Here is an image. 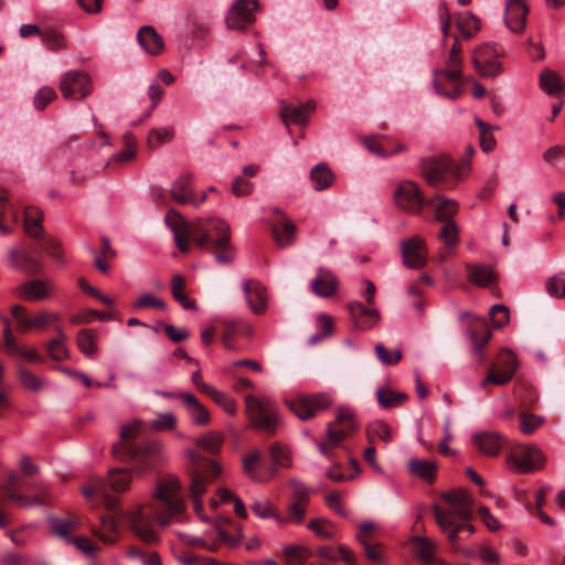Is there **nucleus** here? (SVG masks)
I'll list each match as a JSON object with an SVG mask.
<instances>
[{
  "instance_id": "f257e3e1",
  "label": "nucleus",
  "mask_w": 565,
  "mask_h": 565,
  "mask_svg": "<svg viewBox=\"0 0 565 565\" xmlns=\"http://www.w3.org/2000/svg\"><path fill=\"white\" fill-rule=\"evenodd\" d=\"M84 497L96 498L99 505H103L115 516H103L102 524L105 530L115 531L117 520L121 519L132 532L146 543L158 541V534L152 527L156 520L161 526H168L183 520L185 503L181 495V483L175 476H169L157 482L153 492L152 504H137L129 510H120L118 500L107 491L106 481L102 478H94L88 486L82 488Z\"/></svg>"
},
{
  "instance_id": "f03ea898",
  "label": "nucleus",
  "mask_w": 565,
  "mask_h": 565,
  "mask_svg": "<svg viewBox=\"0 0 565 565\" xmlns=\"http://www.w3.org/2000/svg\"><path fill=\"white\" fill-rule=\"evenodd\" d=\"M167 225L173 233L174 242L182 253L189 252L188 239L191 238L199 247L213 245L226 248L230 243V225L213 217H199L191 225L175 211H168Z\"/></svg>"
},
{
  "instance_id": "7ed1b4c3",
  "label": "nucleus",
  "mask_w": 565,
  "mask_h": 565,
  "mask_svg": "<svg viewBox=\"0 0 565 565\" xmlns=\"http://www.w3.org/2000/svg\"><path fill=\"white\" fill-rule=\"evenodd\" d=\"M141 428L138 419L121 427L120 440L113 447L114 455L132 463V470L138 477L153 471L166 460L162 445L158 440H147L143 444L135 441Z\"/></svg>"
},
{
  "instance_id": "20e7f679",
  "label": "nucleus",
  "mask_w": 565,
  "mask_h": 565,
  "mask_svg": "<svg viewBox=\"0 0 565 565\" xmlns=\"http://www.w3.org/2000/svg\"><path fill=\"white\" fill-rule=\"evenodd\" d=\"M441 498L451 508L444 510L438 504L431 505L439 529L451 543L468 539L475 532V526L470 523L473 503L471 495L465 490H456L444 492Z\"/></svg>"
},
{
  "instance_id": "39448f33",
  "label": "nucleus",
  "mask_w": 565,
  "mask_h": 565,
  "mask_svg": "<svg viewBox=\"0 0 565 565\" xmlns=\"http://www.w3.org/2000/svg\"><path fill=\"white\" fill-rule=\"evenodd\" d=\"M269 455L273 460V466L265 472L258 469L262 461L259 451L254 450L244 457L243 470L253 481L259 483L266 482L276 475L277 468H288L291 466L290 450L280 443H274L269 447Z\"/></svg>"
},
{
  "instance_id": "423d86ee",
  "label": "nucleus",
  "mask_w": 565,
  "mask_h": 565,
  "mask_svg": "<svg viewBox=\"0 0 565 565\" xmlns=\"http://www.w3.org/2000/svg\"><path fill=\"white\" fill-rule=\"evenodd\" d=\"M190 457L193 466L190 472V495L193 500L194 511L205 521L206 519L201 516L203 505L200 498L205 493L206 483L221 475V467L214 460L202 458L196 452H190Z\"/></svg>"
},
{
  "instance_id": "0eeeda50",
  "label": "nucleus",
  "mask_w": 565,
  "mask_h": 565,
  "mask_svg": "<svg viewBox=\"0 0 565 565\" xmlns=\"http://www.w3.org/2000/svg\"><path fill=\"white\" fill-rule=\"evenodd\" d=\"M419 167L423 178L433 186L443 184L452 189L462 179L460 170L455 169V163L446 156L420 158Z\"/></svg>"
},
{
  "instance_id": "6e6552de",
  "label": "nucleus",
  "mask_w": 565,
  "mask_h": 565,
  "mask_svg": "<svg viewBox=\"0 0 565 565\" xmlns=\"http://www.w3.org/2000/svg\"><path fill=\"white\" fill-rule=\"evenodd\" d=\"M247 415L254 428L274 435L280 422L277 404L269 397L245 396Z\"/></svg>"
},
{
  "instance_id": "1a4fd4ad",
  "label": "nucleus",
  "mask_w": 565,
  "mask_h": 565,
  "mask_svg": "<svg viewBox=\"0 0 565 565\" xmlns=\"http://www.w3.org/2000/svg\"><path fill=\"white\" fill-rule=\"evenodd\" d=\"M285 404L300 420H308L319 412L329 408L332 404V398L327 393L315 395L300 394L295 398H286Z\"/></svg>"
},
{
  "instance_id": "9d476101",
  "label": "nucleus",
  "mask_w": 565,
  "mask_h": 565,
  "mask_svg": "<svg viewBox=\"0 0 565 565\" xmlns=\"http://www.w3.org/2000/svg\"><path fill=\"white\" fill-rule=\"evenodd\" d=\"M519 369V362L513 352L502 349L498 355V360L489 369L487 376L480 383L481 387L489 384L503 386L508 384Z\"/></svg>"
},
{
  "instance_id": "9b49d317",
  "label": "nucleus",
  "mask_w": 565,
  "mask_h": 565,
  "mask_svg": "<svg viewBox=\"0 0 565 565\" xmlns=\"http://www.w3.org/2000/svg\"><path fill=\"white\" fill-rule=\"evenodd\" d=\"M60 90L66 100H82L93 92L92 77L84 71L71 70L60 79Z\"/></svg>"
},
{
  "instance_id": "f8f14e48",
  "label": "nucleus",
  "mask_w": 565,
  "mask_h": 565,
  "mask_svg": "<svg viewBox=\"0 0 565 565\" xmlns=\"http://www.w3.org/2000/svg\"><path fill=\"white\" fill-rule=\"evenodd\" d=\"M503 50L497 44H483L472 54V64L476 71L483 77H495L502 71L499 57Z\"/></svg>"
},
{
  "instance_id": "ddd939ff",
  "label": "nucleus",
  "mask_w": 565,
  "mask_h": 565,
  "mask_svg": "<svg viewBox=\"0 0 565 565\" xmlns=\"http://www.w3.org/2000/svg\"><path fill=\"white\" fill-rule=\"evenodd\" d=\"M393 196L398 207L412 214H419L426 206L427 199L422 195L419 186L409 180L401 182Z\"/></svg>"
},
{
  "instance_id": "4468645a",
  "label": "nucleus",
  "mask_w": 565,
  "mask_h": 565,
  "mask_svg": "<svg viewBox=\"0 0 565 565\" xmlns=\"http://www.w3.org/2000/svg\"><path fill=\"white\" fill-rule=\"evenodd\" d=\"M509 461L519 472L529 473L542 469L546 462V456L537 446L529 445L510 456Z\"/></svg>"
},
{
  "instance_id": "2eb2a0df",
  "label": "nucleus",
  "mask_w": 565,
  "mask_h": 565,
  "mask_svg": "<svg viewBox=\"0 0 565 565\" xmlns=\"http://www.w3.org/2000/svg\"><path fill=\"white\" fill-rule=\"evenodd\" d=\"M270 212L277 216L274 221L270 233L275 243L280 248L291 246L296 239V225L286 216L279 207H270Z\"/></svg>"
},
{
  "instance_id": "dca6fc26",
  "label": "nucleus",
  "mask_w": 565,
  "mask_h": 565,
  "mask_svg": "<svg viewBox=\"0 0 565 565\" xmlns=\"http://www.w3.org/2000/svg\"><path fill=\"white\" fill-rule=\"evenodd\" d=\"M356 428L354 415L348 407H340L335 423L327 425V436L331 446H339L343 438Z\"/></svg>"
},
{
  "instance_id": "f3484780",
  "label": "nucleus",
  "mask_w": 565,
  "mask_h": 565,
  "mask_svg": "<svg viewBox=\"0 0 565 565\" xmlns=\"http://www.w3.org/2000/svg\"><path fill=\"white\" fill-rule=\"evenodd\" d=\"M258 7L256 0H236L226 14V25L244 31L254 21L253 11Z\"/></svg>"
},
{
  "instance_id": "a211bd4d",
  "label": "nucleus",
  "mask_w": 565,
  "mask_h": 565,
  "mask_svg": "<svg viewBox=\"0 0 565 565\" xmlns=\"http://www.w3.org/2000/svg\"><path fill=\"white\" fill-rule=\"evenodd\" d=\"M403 263L407 268L418 269L426 265L427 249L424 239L415 235L401 242Z\"/></svg>"
},
{
  "instance_id": "6ab92c4d",
  "label": "nucleus",
  "mask_w": 565,
  "mask_h": 565,
  "mask_svg": "<svg viewBox=\"0 0 565 565\" xmlns=\"http://www.w3.org/2000/svg\"><path fill=\"white\" fill-rule=\"evenodd\" d=\"M15 292L25 300L41 301L52 296V286L49 280L31 279L15 288Z\"/></svg>"
},
{
  "instance_id": "aec40b11",
  "label": "nucleus",
  "mask_w": 565,
  "mask_h": 565,
  "mask_svg": "<svg viewBox=\"0 0 565 565\" xmlns=\"http://www.w3.org/2000/svg\"><path fill=\"white\" fill-rule=\"evenodd\" d=\"M529 9L521 0H509L505 4L504 22L507 28L520 33L525 28Z\"/></svg>"
},
{
  "instance_id": "412c9836",
  "label": "nucleus",
  "mask_w": 565,
  "mask_h": 565,
  "mask_svg": "<svg viewBox=\"0 0 565 565\" xmlns=\"http://www.w3.org/2000/svg\"><path fill=\"white\" fill-rule=\"evenodd\" d=\"M178 398L183 402L184 407L194 425L203 426L210 422V413L192 393L180 392Z\"/></svg>"
},
{
  "instance_id": "4be33fe9",
  "label": "nucleus",
  "mask_w": 565,
  "mask_h": 565,
  "mask_svg": "<svg viewBox=\"0 0 565 565\" xmlns=\"http://www.w3.org/2000/svg\"><path fill=\"white\" fill-rule=\"evenodd\" d=\"M243 291L250 310L256 315L263 313L267 307V296L265 288L257 282L245 280L243 282Z\"/></svg>"
},
{
  "instance_id": "5701e85b",
  "label": "nucleus",
  "mask_w": 565,
  "mask_h": 565,
  "mask_svg": "<svg viewBox=\"0 0 565 565\" xmlns=\"http://www.w3.org/2000/svg\"><path fill=\"white\" fill-rule=\"evenodd\" d=\"M315 108L316 103L313 100H308L299 106L284 105L280 110V116L286 127L289 129V121L297 125H306Z\"/></svg>"
},
{
  "instance_id": "b1692460",
  "label": "nucleus",
  "mask_w": 565,
  "mask_h": 565,
  "mask_svg": "<svg viewBox=\"0 0 565 565\" xmlns=\"http://www.w3.org/2000/svg\"><path fill=\"white\" fill-rule=\"evenodd\" d=\"M351 316L355 321V327L361 330H369L380 319V313L374 308H367L360 301H354L349 305Z\"/></svg>"
},
{
  "instance_id": "393cba45",
  "label": "nucleus",
  "mask_w": 565,
  "mask_h": 565,
  "mask_svg": "<svg viewBox=\"0 0 565 565\" xmlns=\"http://www.w3.org/2000/svg\"><path fill=\"white\" fill-rule=\"evenodd\" d=\"M426 206L434 209L435 218L443 223L454 222L452 217L458 211V204L456 201L441 195L428 198Z\"/></svg>"
},
{
  "instance_id": "a878e982",
  "label": "nucleus",
  "mask_w": 565,
  "mask_h": 565,
  "mask_svg": "<svg viewBox=\"0 0 565 565\" xmlns=\"http://www.w3.org/2000/svg\"><path fill=\"white\" fill-rule=\"evenodd\" d=\"M338 288L337 277L328 269L319 268L317 276L311 280V291L323 298L331 297Z\"/></svg>"
},
{
  "instance_id": "bb28decb",
  "label": "nucleus",
  "mask_w": 565,
  "mask_h": 565,
  "mask_svg": "<svg viewBox=\"0 0 565 565\" xmlns=\"http://www.w3.org/2000/svg\"><path fill=\"white\" fill-rule=\"evenodd\" d=\"M192 180V173H183L173 181L170 188V194L173 201L180 204H189L192 202V195L194 193Z\"/></svg>"
},
{
  "instance_id": "cd10ccee",
  "label": "nucleus",
  "mask_w": 565,
  "mask_h": 565,
  "mask_svg": "<svg viewBox=\"0 0 565 565\" xmlns=\"http://www.w3.org/2000/svg\"><path fill=\"white\" fill-rule=\"evenodd\" d=\"M18 477L14 475L9 476L7 482L3 486V490L9 500L14 502L19 507L28 508L34 505H44L47 502L39 497L28 498L17 491Z\"/></svg>"
},
{
  "instance_id": "c85d7f7f",
  "label": "nucleus",
  "mask_w": 565,
  "mask_h": 565,
  "mask_svg": "<svg viewBox=\"0 0 565 565\" xmlns=\"http://www.w3.org/2000/svg\"><path fill=\"white\" fill-rule=\"evenodd\" d=\"M472 444L484 455L497 456L502 441L499 435L492 431H479L471 436Z\"/></svg>"
},
{
  "instance_id": "c756f323",
  "label": "nucleus",
  "mask_w": 565,
  "mask_h": 565,
  "mask_svg": "<svg viewBox=\"0 0 565 565\" xmlns=\"http://www.w3.org/2000/svg\"><path fill=\"white\" fill-rule=\"evenodd\" d=\"M137 39L139 44L150 55H157L163 50L161 35L150 25L140 28Z\"/></svg>"
},
{
  "instance_id": "7c9ffc66",
  "label": "nucleus",
  "mask_w": 565,
  "mask_h": 565,
  "mask_svg": "<svg viewBox=\"0 0 565 565\" xmlns=\"http://www.w3.org/2000/svg\"><path fill=\"white\" fill-rule=\"evenodd\" d=\"M407 469L413 476L431 482L436 476L437 465L434 460L412 458L407 461Z\"/></svg>"
},
{
  "instance_id": "2f4dec72",
  "label": "nucleus",
  "mask_w": 565,
  "mask_h": 565,
  "mask_svg": "<svg viewBox=\"0 0 565 565\" xmlns=\"http://www.w3.org/2000/svg\"><path fill=\"white\" fill-rule=\"evenodd\" d=\"M310 181L313 190L323 191L332 185L334 174L327 163L320 162L311 169Z\"/></svg>"
},
{
  "instance_id": "473e14b6",
  "label": "nucleus",
  "mask_w": 565,
  "mask_h": 565,
  "mask_svg": "<svg viewBox=\"0 0 565 565\" xmlns=\"http://www.w3.org/2000/svg\"><path fill=\"white\" fill-rule=\"evenodd\" d=\"M98 332L93 329H82L77 333V345L79 351L89 359H95L98 352L96 340Z\"/></svg>"
},
{
  "instance_id": "72a5a7b5",
  "label": "nucleus",
  "mask_w": 565,
  "mask_h": 565,
  "mask_svg": "<svg viewBox=\"0 0 565 565\" xmlns=\"http://www.w3.org/2000/svg\"><path fill=\"white\" fill-rule=\"evenodd\" d=\"M436 545L428 539L416 537L414 541V553L419 558L422 565H435L437 559L435 557Z\"/></svg>"
},
{
  "instance_id": "f704fd0d",
  "label": "nucleus",
  "mask_w": 565,
  "mask_h": 565,
  "mask_svg": "<svg viewBox=\"0 0 565 565\" xmlns=\"http://www.w3.org/2000/svg\"><path fill=\"white\" fill-rule=\"evenodd\" d=\"M375 395L382 408L398 407L408 398L407 394L387 387L377 388Z\"/></svg>"
},
{
  "instance_id": "c9c22d12",
  "label": "nucleus",
  "mask_w": 565,
  "mask_h": 565,
  "mask_svg": "<svg viewBox=\"0 0 565 565\" xmlns=\"http://www.w3.org/2000/svg\"><path fill=\"white\" fill-rule=\"evenodd\" d=\"M456 25L462 38L469 40L479 31L480 21L471 12H466L457 17Z\"/></svg>"
},
{
  "instance_id": "e433bc0d",
  "label": "nucleus",
  "mask_w": 565,
  "mask_h": 565,
  "mask_svg": "<svg viewBox=\"0 0 565 565\" xmlns=\"http://www.w3.org/2000/svg\"><path fill=\"white\" fill-rule=\"evenodd\" d=\"M52 530L63 540L71 542L70 532L78 526L79 519L72 516L70 519H60L52 516L49 519Z\"/></svg>"
},
{
  "instance_id": "4c0bfd02",
  "label": "nucleus",
  "mask_w": 565,
  "mask_h": 565,
  "mask_svg": "<svg viewBox=\"0 0 565 565\" xmlns=\"http://www.w3.org/2000/svg\"><path fill=\"white\" fill-rule=\"evenodd\" d=\"M318 555L321 558L332 562L343 561L349 565H352L354 562L352 552L345 546H339L338 548H333L331 546H322L318 550Z\"/></svg>"
},
{
  "instance_id": "58836bf2",
  "label": "nucleus",
  "mask_w": 565,
  "mask_h": 565,
  "mask_svg": "<svg viewBox=\"0 0 565 565\" xmlns=\"http://www.w3.org/2000/svg\"><path fill=\"white\" fill-rule=\"evenodd\" d=\"M468 279L470 282L478 286H487L493 280V271L490 267L484 265L467 266Z\"/></svg>"
},
{
  "instance_id": "ea45409f",
  "label": "nucleus",
  "mask_w": 565,
  "mask_h": 565,
  "mask_svg": "<svg viewBox=\"0 0 565 565\" xmlns=\"http://www.w3.org/2000/svg\"><path fill=\"white\" fill-rule=\"evenodd\" d=\"M185 287V279L182 275H174L171 280V294L173 298L182 306L185 310H195L196 307L193 301L189 300L183 289Z\"/></svg>"
},
{
  "instance_id": "a19ab883",
  "label": "nucleus",
  "mask_w": 565,
  "mask_h": 565,
  "mask_svg": "<svg viewBox=\"0 0 565 565\" xmlns=\"http://www.w3.org/2000/svg\"><path fill=\"white\" fill-rule=\"evenodd\" d=\"M58 337L56 339H52L46 347L47 353L51 359L55 361H63L68 358V351L64 345V341L66 340V335L63 330L58 327L56 328Z\"/></svg>"
},
{
  "instance_id": "79ce46f5",
  "label": "nucleus",
  "mask_w": 565,
  "mask_h": 565,
  "mask_svg": "<svg viewBox=\"0 0 565 565\" xmlns=\"http://www.w3.org/2000/svg\"><path fill=\"white\" fill-rule=\"evenodd\" d=\"M105 481L107 488L110 487L114 491L121 492L129 486L131 475L125 469H111L108 473V479Z\"/></svg>"
},
{
  "instance_id": "37998d69",
  "label": "nucleus",
  "mask_w": 565,
  "mask_h": 565,
  "mask_svg": "<svg viewBox=\"0 0 565 565\" xmlns=\"http://www.w3.org/2000/svg\"><path fill=\"white\" fill-rule=\"evenodd\" d=\"M42 216L36 209H28L24 216V231L34 238H39L42 234L43 227L41 225Z\"/></svg>"
},
{
  "instance_id": "c03bdc74",
  "label": "nucleus",
  "mask_w": 565,
  "mask_h": 565,
  "mask_svg": "<svg viewBox=\"0 0 565 565\" xmlns=\"http://www.w3.org/2000/svg\"><path fill=\"white\" fill-rule=\"evenodd\" d=\"M540 87L548 95L556 94L563 89L561 77L551 70H545L540 76Z\"/></svg>"
},
{
  "instance_id": "a18cd8bd",
  "label": "nucleus",
  "mask_w": 565,
  "mask_h": 565,
  "mask_svg": "<svg viewBox=\"0 0 565 565\" xmlns=\"http://www.w3.org/2000/svg\"><path fill=\"white\" fill-rule=\"evenodd\" d=\"M18 379L22 386L32 392H39L44 387L45 381L25 367H19Z\"/></svg>"
},
{
  "instance_id": "49530a36",
  "label": "nucleus",
  "mask_w": 565,
  "mask_h": 565,
  "mask_svg": "<svg viewBox=\"0 0 565 565\" xmlns=\"http://www.w3.org/2000/svg\"><path fill=\"white\" fill-rule=\"evenodd\" d=\"M252 510L260 519L274 518L278 523H282L284 521V516L274 513L273 505L267 499L254 501Z\"/></svg>"
},
{
  "instance_id": "de8ad7c7",
  "label": "nucleus",
  "mask_w": 565,
  "mask_h": 565,
  "mask_svg": "<svg viewBox=\"0 0 565 565\" xmlns=\"http://www.w3.org/2000/svg\"><path fill=\"white\" fill-rule=\"evenodd\" d=\"M439 238L447 249H452L458 243V227L455 222H446L439 232Z\"/></svg>"
},
{
  "instance_id": "09e8293b",
  "label": "nucleus",
  "mask_w": 565,
  "mask_h": 565,
  "mask_svg": "<svg viewBox=\"0 0 565 565\" xmlns=\"http://www.w3.org/2000/svg\"><path fill=\"white\" fill-rule=\"evenodd\" d=\"M41 39L43 44L51 51H58L65 47L64 36L52 29L42 31Z\"/></svg>"
},
{
  "instance_id": "8fccbe9b",
  "label": "nucleus",
  "mask_w": 565,
  "mask_h": 565,
  "mask_svg": "<svg viewBox=\"0 0 565 565\" xmlns=\"http://www.w3.org/2000/svg\"><path fill=\"white\" fill-rule=\"evenodd\" d=\"M544 422L545 419L542 416L522 413L520 415V430L525 435H532Z\"/></svg>"
},
{
  "instance_id": "3c124183",
  "label": "nucleus",
  "mask_w": 565,
  "mask_h": 565,
  "mask_svg": "<svg viewBox=\"0 0 565 565\" xmlns=\"http://www.w3.org/2000/svg\"><path fill=\"white\" fill-rule=\"evenodd\" d=\"M306 515V507L303 502L301 501H292L287 507V515L284 518L282 523L289 522V523H296L300 524L302 523Z\"/></svg>"
},
{
  "instance_id": "603ef678",
  "label": "nucleus",
  "mask_w": 565,
  "mask_h": 565,
  "mask_svg": "<svg viewBox=\"0 0 565 565\" xmlns=\"http://www.w3.org/2000/svg\"><path fill=\"white\" fill-rule=\"evenodd\" d=\"M132 307L135 309H145V308H150V307L157 308L160 310L167 309L166 302L162 299H160L151 294L140 295L132 303Z\"/></svg>"
},
{
  "instance_id": "864d4df0",
  "label": "nucleus",
  "mask_w": 565,
  "mask_h": 565,
  "mask_svg": "<svg viewBox=\"0 0 565 565\" xmlns=\"http://www.w3.org/2000/svg\"><path fill=\"white\" fill-rule=\"evenodd\" d=\"M546 290L554 298H565V273H559L546 281Z\"/></svg>"
},
{
  "instance_id": "5fc2aeb1",
  "label": "nucleus",
  "mask_w": 565,
  "mask_h": 565,
  "mask_svg": "<svg viewBox=\"0 0 565 565\" xmlns=\"http://www.w3.org/2000/svg\"><path fill=\"white\" fill-rule=\"evenodd\" d=\"M369 435L376 437L384 443H390L393 438L392 429L384 420H375L369 426Z\"/></svg>"
},
{
  "instance_id": "6e6d98bb",
  "label": "nucleus",
  "mask_w": 565,
  "mask_h": 565,
  "mask_svg": "<svg viewBox=\"0 0 565 565\" xmlns=\"http://www.w3.org/2000/svg\"><path fill=\"white\" fill-rule=\"evenodd\" d=\"M174 131L170 128L152 129L148 135V143L150 147H158L170 142L173 139Z\"/></svg>"
},
{
  "instance_id": "4d7b16f0",
  "label": "nucleus",
  "mask_w": 565,
  "mask_h": 565,
  "mask_svg": "<svg viewBox=\"0 0 565 565\" xmlns=\"http://www.w3.org/2000/svg\"><path fill=\"white\" fill-rule=\"evenodd\" d=\"M494 328H502L509 322V309L504 305H494L489 311Z\"/></svg>"
},
{
  "instance_id": "13d9d810",
  "label": "nucleus",
  "mask_w": 565,
  "mask_h": 565,
  "mask_svg": "<svg viewBox=\"0 0 565 565\" xmlns=\"http://www.w3.org/2000/svg\"><path fill=\"white\" fill-rule=\"evenodd\" d=\"M56 92L50 86L40 88L34 95L33 104L38 110H43L49 103L56 98Z\"/></svg>"
},
{
  "instance_id": "bf43d9fd",
  "label": "nucleus",
  "mask_w": 565,
  "mask_h": 565,
  "mask_svg": "<svg viewBox=\"0 0 565 565\" xmlns=\"http://www.w3.org/2000/svg\"><path fill=\"white\" fill-rule=\"evenodd\" d=\"M288 488L291 491V495L294 501L305 502L308 500L310 493L312 492L303 482L298 479H290L288 481Z\"/></svg>"
},
{
  "instance_id": "052dcab7",
  "label": "nucleus",
  "mask_w": 565,
  "mask_h": 565,
  "mask_svg": "<svg viewBox=\"0 0 565 565\" xmlns=\"http://www.w3.org/2000/svg\"><path fill=\"white\" fill-rule=\"evenodd\" d=\"M286 561L289 565H305L307 552L300 546H286L284 550Z\"/></svg>"
},
{
  "instance_id": "680f3d73",
  "label": "nucleus",
  "mask_w": 565,
  "mask_h": 565,
  "mask_svg": "<svg viewBox=\"0 0 565 565\" xmlns=\"http://www.w3.org/2000/svg\"><path fill=\"white\" fill-rule=\"evenodd\" d=\"M375 354L377 359L381 361L384 365H393L401 361L402 359V351L395 350L392 354L386 350V348L383 344H376L375 345Z\"/></svg>"
},
{
  "instance_id": "e2e57ef3",
  "label": "nucleus",
  "mask_w": 565,
  "mask_h": 565,
  "mask_svg": "<svg viewBox=\"0 0 565 565\" xmlns=\"http://www.w3.org/2000/svg\"><path fill=\"white\" fill-rule=\"evenodd\" d=\"M128 555L129 557L139 561L142 565H160V559L157 553L147 555L146 552L137 546L129 548Z\"/></svg>"
},
{
  "instance_id": "0e129e2a",
  "label": "nucleus",
  "mask_w": 565,
  "mask_h": 565,
  "mask_svg": "<svg viewBox=\"0 0 565 565\" xmlns=\"http://www.w3.org/2000/svg\"><path fill=\"white\" fill-rule=\"evenodd\" d=\"M180 563L183 565H233L221 563L220 561L213 557H201L195 554H184L180 557Z\"/></svg>"
},
{
  "instance_id": "69168bd1",
  "label": "nucleus",
  "mask_w": 565,
  "mask_h": 565,
  "mask_svg": "<svg viewBox=\"0 0 565 565\" xmlns=\"http://www.w3.org/2000/svg\"><path fill=\"white\" fill-rule=\"evenodd\" d=\"M222 439L217 433L211 431L198 440V446L209 452H215L221 446Z\"/></svg>"
},
{
  "instance_id": "338daca9",
  "label": "nucleus",
  "mask_w": 565,
  "mask_h": 565,
  "mask_svg": "<svg viewBox=\"0 0 565 565\" xmlns=\"http://www.w3.org/2000/svg\"><path fill=\"white\" fill-rule=\"evenodd\" d=\"M11 315L17 321L21 331H26L32 328V319L26 316V310L20 305H14L11 308Z\"/></svg>"
},
{
  "instance_id": "774afa93",
  "label": "nucleus",
  "mask_w": 565,
  "mask_h": 565,
  "mask_svg": "<svg viewBox=\"0 0 565 565\" xmlns=\"http://www.w3.org/2000/svg\"><path fill=\"white\" fill-rule=\"evenodd\" d=\"M14 267L22 271L33 275L40 270L41 264L29 255H22L20 260H17L14 263Z\"/></svg>"
}]
</instances>
